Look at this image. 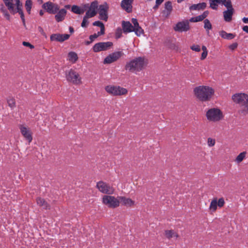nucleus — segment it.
<instances>
[{"instance_id":"56","label":"nucleus","mask_w":248,"mask_h":248,"mask_svg":"<svg viewBox=\"0 0 248 248\" xmlns=\"http://www.w3.org/2000/svg\"><path fill=\"white\" fill-rule=\"evenodd\" d=\"M202 49L204 52H208L206 47L204 46H202Z\"/></svg>"},{"instance_id":"51","label":"nucleus","mask_w":248,"mask_h":248,"mask_svg":"<svg viewBox=\"0 0 248 248\" xmlns=\"http://www.w3.org/2000/svg\"><path fill=\"white\" fill-rule=\"evenodd\" d=\"M195 17V20L196 22H199L203 20V18L202 17L201 15H199L198 16H197Z\"/></svg>"},{"instance_id":"64","label":"nucleus","mask_w":248,"mask_h":248,"mask_svg":"<svg viewBox=\"0 0 248 248\" xmlns=\"http://www.w3.org/2000/svg\"><path fill=\"white\" fill-rule=\"evenodd\" d=\"M89 43H90V42H87V44H89Z\"/></svg>"},{"instance_id":"34","label":"nucleus","mask_w":248,"mask_h":248,"mask_svg":"<svg viewBox=\"0 0 248 248\" xmlns=\"http://www.w3.org/2000/svg\"><path fill=\"white\" fill-rule=\"evenodd\" d=\"M221 3L224 5L227 9H233L232 2L231 0H220Z\"/></svg>"},{"instance_id":"53","label":"nucleus","mask_w":248,"mask_h":248,"mask_svg":"<svg viewBox=\"0 0 248 248\" xmlns=\"http://www.w3.org/2000/svg\"><path fill=\"white\" fill-rule=\"evenodd\" d=\"M243 31L248 33V26H244L243 28Z\"/></svg>"},{"instance_id":"46","label":"nucleus","mask_w":248,"mask_h":248,"mask_svg":"<svg viewBox=\"0 0 248 248\" xmlns=\"http://www.w3.org/2000/svg\"><path fill=\"white\" fill-rule=\"evenodd\" d=\"M131 22H132V24H133V28H135L136 27H139V26H140L138 22V20L136 18H133L131 19Z\"/></svg>"},{"instance_id":"54","label":"nucleus","mask_w":248,"mask_h":248,"mask_svg":"<svg viewBox=\"0 0 248 248\" xmlns=\"http://www.w3.org/2000/svg\"><path fill=\"white\" fill-rule=\"evenodd\" d=\"M164 0H156L155 3L157 5H160L163 2Z\"/></svg>"},{"instance_id":"21","label":"nucleus","mask_w":248,"mask_h":248,"mask_svg":"<svg viewBox=\"0 0 248 248\" xmlns=\"http://www.w3.org/2000/svg\"><path fill=\"white\" fill-rule=\"evenodd\" d=\"M133 0H123L121 1L122 8L128 13H130L132 10V4Z\"/></svg>"},{"instance_id":"7","label":"nucleus","mask_w":248,"mask_h":248,"mask_svg":"<svg viewBox=\"0 0 248 248\" xmlns=\"http://www.w3.org/2000/svg\"><path fill=\"white\" fill-rule=\"evenodd\" d=\"M105 91L109 94L113 96H121L126 95L128 90L120 86L108 85L105 88Z\"/></svg>"},{"instance_id":"25","label":"nucleus","mask_w":248,"mask_h":248,"mask_svg":"<svg viewBox=\"0 0 248 248\" xmlns=\"http://www.w3.org/2000/svg\"><path fill=\"white\" fill-rule=\"evenodd\" d=\"M172 10V3L170 1H168L165 3V10L163 12V14L166 17H168L170 14Z\"/></svg>"},{"instance_id":"49","label":"nucleus","mask_w":248,"mask_h":248,"mask_svg":"<svg viewBox=\"0 0 248 248\" xmlns=\"http://www.w3.org/2000/svg\"><path fill=\"white\" fill-rule=\"evenodd\" d=\"M237 46H238V44L236 43H233L232 45H231L229 46V48H230V49H231L232 50H234L237 48Z\"/></svg>"},{"instance_id":"29","label":"nucleus","mask_w":248,"mask_h":248,"mask_svg":"<svg viewBox=\"0 0 248 248\" xmlns=\"http://www.w3.org/2000/svg\"><path fill=\"white\" fill-rule=\"evenodd\" d=\"M165 235L166 237L169 239L171 238H175L177 239L179 237L178 233L172 230L165 231Z\"/></svg>"},{"instance_id":"37","label":"nucleus","mask_w":248,"mask_h":248,"mask_svg":"<svg viewBox=\"0 0 248 248\" xmlns=\"http://www.w3.org/2000/svg\"><path fill=\"white\" fill-rule=\"evenodd\" d=\"M25 8L29 14H31V11L32 7V1L31 0H27L25 2Z\"/></svg>"},{"instance_id":"47","label":"nucleus","mask_w":248,"mask_h":248,"mask_svg":"<svg viewBox=\"0 0 248 248\" xmlns=\"http://www.w3.org/2000/svg\"><path fill=\"white\" fill-rule=\"evenodd\" d=\"M22 45L24 46L30 47L31 49H33L34 48V46H33L31 43H30L29 42H25V41L23 42Z\"/></svg>"},{"instance_id":"8","label":"nucleus","mask_w":248,"mask_h":248,"mask_svg":"<svg viewBox=\"0 0 248 248\" xmlns=\"http://www.w3.org/2000/svg\"><path fill=\"white\" fill-rule=\"evenodd\" d=\"M96 188L100 192L108 195L113 194L115 191L113 187L102 181H99L97 183Z\"/></svg>"},{"instance_id":"24","label":"nucleus","mask_w":248,"mask_h":248,"mask_svg":"<svg viewBox=\"0 0 248 248\" xmlns=\"http://www.w3.org/2000/svg\"><path fill=\"white\" fill-rule=\"evenodd\" d=\"M234 10L227 9L223 12V18L226 22H230L232 20V17L234 14Z\"/></svg>"},{"instance_id":"23","label":"nucleus","mask_w":248,"mask_h":248,"mask_svg":"<svg viewBox=\"0 0 248 248\" xmlns=\"http://www.w3.org/2000/svg\"><path fill=\"white\" fill-rule=\"evenodd\" d=\"M37 204L40 207H42L43 209L45 210L50 209V205L47 203L46 201L43 198L38 197L36 199Z\"/></svg>"},{"instance_id":"6","label":"nucleus","mask_w":248,"mask_h":248,"mask_svg":"<svg viewBox=\"0 0 248 248\" xmlns=\"http://www.w3.org/2000/svg\"><path fill=\"white\" fill-rule=\"evenodd\" d=\"M207 119L210 122H217L223 119L224 116L220 109L217 108H211L206 113Z\"/></svg>"},{"instance_id":"41","label":"nucleus","mask_w":248,"mask_h":248,"mask_svg":"<svg viewBox=\"0 0 248 248\" xmlns=\"http://www.w3.org/2000/svg\"><path fill=\"white\" fill-rule=\"evenodd\" d=\"M123 29L120 28H118L115 32V38L118 39L121 37L122 35Z\"/></svg>"},{"instance_id":"19","label":"nucleus","mask_w":248,"mask_h":248,"mask_svg":"<svg viewBox=\"0 0 248 248\" xmlns=\"http://www.w3.org/2000/svg\"><path fill=\"white\" fill-rule=\"evenodd\" d=\"M70 35L68 34H61L59 33L53 34L50 37L51 41H58L62 42L69 39Z\"/></svg>"},{"instance_id":"22","label":"nucleus","mask_w":248,"mask_h":248,"mask_svg":"<svg viewBox=\"0 0 248 248\" xmlns=\"http://www.w3.org/2000/svg\"><path fill=\"white\" fill-rule=\"evenodd\" d=\"M122 26L123 32L124 33H127L133 31L134 28L132 24L129 21H123L122 22Z\"/></svg>"},{"instance_id":"39","label":"nucleus","mask_w":248,"mask_h":248,"mask_svg":"<svg viewBox=\"0 0 248 248\" xmlns=\"http://www.w3.org/2000/svg\"><path fill=\"white\" fill-rule=\"evenodd\" d=\"M246 152H243L239 154V155L236 157L235 159V161L237 163H240L243 161V160L246 157Z\"/></svg>"},{"instance_id":"33","label":"nucleus","mask_w":248,"mask_h":248,"mask_svg":"<svg viewBox=\"0 0 248 248\" xmlns=\"http://www.w3.org/2000/svg\"><path fill=\"white\" fill-rule=\"evenodd\" d=\"M93 26L99 27L100 28V33L101 34L105 33V26L104 24L100 21H96L93 23Z\"/></svg>"},{"instance_id":"52","label":"nucleus","mask_w":248,"mask_h":248,"mask_svg":"<svg viewBox=\"0 0 248 248\" xmlns=\"http://www.w3.org/2000/svg\"><path fill=\"white\" fill-rule=\"evenodd\" d=\"M38 31L43 35H45V33L44 32V30L43 29L39 26L38 27Z\"/></svg>"},{"instance_id":"12","label":"nucleus","mask_w":248,"mask_h":248,"mask_svg":"<svg viewBox=\"0 0 248 248\" xmlns=\"http://www.w3.org/2000/svg\"><path fill=\"white\" fill-rule=\"evenodd\" d=\"M109 9V5L106 2H104L102 4L99 6L98 14L99 15V18L101 20L107 21L108 19V11Z\"/></svg>"},{"instance_id":"45","label":"nucleus","mask_w":248,"mask_h":248,"mask_svg":"<svg viewBox=\"0 0 248 248\" xmlns=\"http://www.w3.org/2000/svg\"><path fill=\"white\" fill-rule=\"evenodd\" d=\"M131 22H132V24H133V28H135L136 27H139V26H140L138 22V20L136 18H133L131 19Z\"/></svg>"},{"instance_id":"31","label":"nucleus","mask_w":248,"mask_h":248,"mask_svg":"<svg viewBox=\"0 0 248 248\" xmlns=\"http://www.w3.org/2000/svg\"><path fill=\"white\" fill-rule=\"evenodd\" d=\"M71 11L75 14L80 15L84 12L85 10L80 8V7L77 5H74L71 7Z\"/></svg>"},{"instance_id":"1","label":"nucleus","mask_w":248,"mask_h":248,"mask_svg":"<svg viewBox=\"0 0 248 248\" xmlns=\"http://www.w3.org/2000/svg\"><path fill=\"white\" fill-rule=\"evenodd\" d=\"M3 1L5 5L7 8L6 9L3 4L1 5L0 11L3 14L4 17L8 20H10L11 16L8 10L12 15H15L18 13L20 16L23 25L25 27V19L22 9L23 5L20 0H15V3H14L13 0H3Z\"/></svg>"},{"instance_id":"48","label":"nucleus","mask_w":248,"mask_h":248,"mask_svg":"<svg viewBox=\"0 0 248 248\" xmlns=\"http://www.w3.org/2000/svg\"><path fill=\"white\" fill-rule=\"evenodd\" d=\"M207 54H208V52L203 51L201 55V60H204L206 58Z\"/></svg>"},{"instance_id":"62","label":"nucleus","mask_w":248,"mask_h":248,"mask_svg":"<svg viewBox=\"0 0 248 248\" xmlns=\"http://www.w3.org/2000/svg\"><path fill=\"white\" fill-rule=\"evenodd\" d=\"M185 0H177V2L178 3H181L182 2V1H184Z\"/></svg>"},{"instance_id":"11","label":"nucleus","mask_w":248,"mask_h":248,"mask_svg":"<svg viewBox=\"0 0 248 248\" xmlns=\"http://www.w3.org/2000/svg\"><path fill=\"white\" fill-rule=\"evenodd\" d=\"M99 7L98 2L97 0H94L91 2L90 5L86 4L84 5V8H88V10L86 14L90 16L94 17L97 13L98 8Z\"/></svg>"},{"instance_id":"38","label":"nucleus","mask_w":248,"mask_h":248,"mask_svg":"<svg viewBox=\"0 0 248 248\" xmlns=\"http://www.w3.org/2000/svg\"><path fill=\"white\" fill-rule=\"evenodd\" d=\"M8 106L11 108H13L16 106V101L13 97H9L7 100Z\"/></svg>"},{"instance_id":"4","label":"nucleus","mask_w":248,"mask_h":248,"mask_svg":"<svg viewBox=\"0 0 248 248\" xmlns=\"http://www.w3.org/2000/svg\"><path fill=\"white\" fill-rule=\"evenodd\" d=\"M147 64L144 58L139 57L127 62L125 69L130 72L137 73L142 70Z\"/></svg>"},{"instance_id":"43","label":"nucleus","mask_w":248,"mask_h":248,"mask_svg":"<svg viewBox=\"0 0 248 248\" xmlns=\"http://www.w3.org/2000/svg\"><path fill=\"white\" fill-rule=\"evenodd\" d=\"M104 34H101L100 31H98L97 33H94L93 35L90 36V39L91 40V42L93 41L96 38H97L99 36L103 35Z\"/></svg>"},{"instance_id":"44","label":"nucleus","mask_w":248,"mask_h":248,"mask_svg":"<svg viewBox=\"0 0 248 248\" xmlns=\"http://www.w3.org/2000/svg\"><path fill=\"white\" fill-rule=\"evenodd\" d=\"M190 48L196 52H200L201 51V48L199 45H194L190 46Z\"/></svg>"},{"instance_id":"50","label":"nucleus","mask_w":248,"mask_h":248,"mask_svg":"<svg viewBox=\"0 0 248 248\" xmlns=\"http://www.w3.org/2000/svg\"><path fill=\"white\" fill-rule=\"evenodd\" d=\"M208 14H209V12L208 11H205L202 13V14L201 15L202 16V17L204 19L208 16Z\"/></svg>"},{"instance_id":"14","label":"nucleus","mask_w":248,"mask_h":248,"mask_svg":"<svg viewBox=\"0 0 248 248\" xmlns=\"http://www.w3.org/2000/svg\"><path fill=\"white\" fill-rule=\"evenodd\" d=\"M66 78L68 81L74 84H78L81 83L79 75L73 69H70L68 72H66Z\"/></svg>"},{"instance_id":"58","label":"nucleus","mask_w":248,"mask_h":248,"mask_svg":"<svg viewBox=\"0 0 248 248\" xmlns=\"http://www.w3.org/2000/svg\"><path fill=\"white\" fill-rule=\"evenodd\" d=\"M69 31L70 32V33H72L73 32H74V29L73 27H69Z\"/></svg>"},{"instance_id":"63","label":"nucleus","mask_w":248,"mask_h":248,"mask_svg":"<svg viewBox=\"0 0 248 248\" xmlns=\"http://www.w3.org/2000/svg\"><path fill=\"white\" fill-rule=\"evenodd\" d=\"M38 1L40 3H43V0H38Z\"/></svg>"},{"instance_id":"42","label":"nucleus","mask_w":248,"mask_h":248,"mask_svg":"<svg viewBox=\"0 0 248 248\" xmlns=\"http://www.w3.org/2000/svg\"><path fill=\"white\" fill-rule=\"evenodd\" d=\"M216 140L211 138L207 139V145L209 147H213L215 145Z\"/></svg>"},{"instance_id":"10","label":"nucleus","mask_w":248,"mask_h":248,"mask_svg":"<svg viewBox=\"0 0 248 248\" xmlns=\"http://www.w3.org/2000/svg\"><path fill=\"white\" fill-rule=\"evenodd\" d=\"M112 46L113 43L111 42H99L93 46V50L94 52L106 51L110 49Z\"/></svg>"},{"instance_id":"20","label":"nucleus","mask_w":248,"mask_h":248,"mask_svg":"<svg viewBox=\"0 0 248 248\" xmlns=\"http://www.w3.org/2000/svg\"><path fill=\"white\" fill-rule=\"evenodd\" d=\"M67 14L66 9L62 8L59 9L55 16V19L57 22H62L65 19Z\"/></svg>"},{"instance_id":"35","label":"nucleus","mask_w":248,"mask_h":248,"mask_svg":"<svg viewBox=\"0 0 248 248\" xmlns=\"http://www.w3.org/2000/svg\"><path fill=\"white\" fill-rule=\"evenodd\" d=\"M91 17H90V16L89 15L88 16V15L86 14L85 16L83 17V19L81 24V27L83 28L87 27L89 24L88 19Z\"/></svg>"},{"instance_id":"61","label":"nucleus","mask_w":248,"mask_h":248,"mask_svg":"<svg viewBox=\"0 0 248 248\" xmlns=\"http://www.w3.org/2000/svg\"><path fill=\"white\" fill-rule=\"evenodd\" d=\"M160 5H157V4L155 3V6L153 7V8L154 9H156L157 8H158V6H159Z\"/></svg>"},{"instance_id":"2","label":"nucleus","mask_w":248,"mask_h":248,"mask_svg":"<svg viewBox=\"0 0 248 248\" xmlns=\"http://www.w3.org/2000/svg\"><path fill=\"white\" fill-rule=\"evenodd\" d=\"M3 1L5 5L7 8L6 9L3 4L1 5L0 11L3 14L4 17L8 20H10L11 16L8 10L12 15H15L18 13L20 16L23 25L25 27V19L22 9L23 5L20 0H15V3H14L13 0H3Z\"/></svg>"},{"instance_id":"55","label":"nucleus","mask_w":248,"mask_h":248,"mask_svg":"<svg viewBox=\"0 0 248 248\" xmlns=\"http://www.w3.org/2000/svg\"><path fill=\"white\" fill-rule=\"evenodd\" d=\"M242 20L244 23L248 24V17H244L243 18Z\"/></svg>"},{"instance_id":"5","label":"nucleus","mask_w":248,"mask_h":248,"mask_svg":"<svg viewBox=\"0 0 248 248\" xmlns=\"http://www.w3.org/2000/svg\"><path fill=\"white\" fill-rule=\"evenodd\" d=\"M232 99L234 103L239 105V112L241 114L246 115L248 113V94L237 93L232 96Z\"/></svg>"},{"instance_id":"26","label":"nucleus","mask_w":248,"mask_h":248,"mask_svg":"<svg viewBox=\"0 0 248 248\" xmlns=\"http://www.w3.org/2000/svg\"><path fill=\"white\" fill-rule=\"evenodd\" d=\"M119 201L121 202L123 204L126 206H132L134 205L135 202L130 198H127L124 197H118Z\"/></svg>"},{"instance_id":"40","label":"nucleus","mask_w":248,"mask_h":248,"mask_svg":"<svg viewBox=\"0 0 248 248\" xmlns=\"http://www.w3.org/2000/svg\"><path fill=\"white\" fill-rule=\"evenodd\" d=\"M212 26L210 21L208 19H205L204 20V28L206 30L212 29Z\"/></svg>"},{"instance_id":"18","label":"nucleus","mask_w":248,"mask_h":248,"mask_svg":"<svg viewBox=\"0 0 248 248\" xmlns=\"http://www.w3.org/2000/svg\"><path fill=\"white\" fill-rule=\"evenodd\" d=\"M189 28V22L186 20L178 22L173 29L176 31L183 32L188 31Z\"/></svg>"},{"instance_id":"59","label":"nucleus","mask_w":248,"mask_h":248,"mask_svg":"<svg viewBox=\"0 0 248 248\" xmlns=\"http://www.w3.org/2000/svg\"><path fill=\"white\" fill-rule=\"evenodd\" d=\"M65 9H69L71 8L70 5H65L64 6Z\"/></svg>"},{"instance_id":"32","label":"nucleus","mask_w":248,"mask_h":248,"mask_svg":"<svg viewBox=\"0 0 248 248\" xmlns=\"http://www.w3.org/2000/svg\"><path fill=\"white\" fill-rule=\"evenodd\" d=\"M210 7L214 10H217L219 4L221 3L220 0H209Z\"/></svg>"},{"instance_id":"36","label":"nucleus","mask_w":248,"mask_h":248,"mask_svg":"<svg viewBox=\"0 0 248 248\" xmlns=\"http://www.w3.org/2000/svg\"><path fill=\"white\" fill-rule=\"evenodd\" d=\"M133 31L135 32V34L138 36H140L141 35L144 34V30L140 26H139V27L134 28Z\"/></svg>"},{"instance_id":"15","label":"nucleus","mask_w":248,"mask_h":248,"mask_svg":"<svg viewBox=\"0 0 248 248\" xmlns=\"http://www.w3.org/2000/svg\"><path fill=\"white\" fill-rule=\"evenodd\" d=\"M42 8L50 14H56L59 10L60 6L56 3L47 1L43 4Z\"/></svg>"},{"instance_id":"60","label":"nucleus","mask_w":248,"mask_h":248,"mask_svg":"<svg viewBox=\"0 0 248 248\" xmlns=\"http://www.w3.org/2000/svg\"><path fill=\"white\" fill-rule=\"evenodd\" d=\"M44 14V12L42 10H41L40 11H39V15L41 16H43Z\"/></svg>"},{"instance_id":"13","label":"nucleus","mask_w":248,"mask_h":248,"mask_svg":"<svg viewBox=\"0 0 248 248\" xmlns=\"http://www.w3.org/2000/svg\"><path fill=\"white\" fill-rule=\"evenodd\" d=\"M123 55L124 53L122 51H116L111 54H109L104 60L103 63L110 64L112 62H116Z\"/></svg>"},{"instance_id":"28","label":"nucleus","mask_w":248,"mask_h":248,"mask_svg":"<svg viewBox=\"0 0 248 248\" xmlns=\"http://www.w3.org/2000/svg\"><path fill=\"white\" fill-rule=\"evenodd\" d=\"M219 35L223 38L228 40H231L234 38L235 35L232 33H227L224 31H221L219 32Z\"/></svg>"},{"instance_id":"57","label":"nucleus","mask_w":248,"mask_h":248,"mask_svg":"<svg viewBox=\"0 0 248 248\" xmlns=\"http://www.w3.org/2000/svg\"><path fill=\"white\" fill-rule=\"evenodd\" d=\"M189 21L190 22H197L195 20V17H191L190 19H189Z\"/></svg>"},{"instance_id":"3","label":"nucleus","mask_w":248,"mask_h":248,"mask_svg":"<svg viewBox=\"0 0 248 248\" xmlns=\"http://www.w3.org/2000/svg\"><path fill=\"white\" fill-rule=\"evenodd\" d=\"M214 90L208 86H199L193 89L195 96L201 102L210 101L214 94Z\"/></svg>"},{"instance_id":"30","label":"nucleus","mask_w":248,"mask_h":248,"mask_svg":"<svg viewBox=\"0 0 248 248\" xmlns=\"http://www.w3.org/2000/svg\"><path fill=\"white\" fill-rule=\"evenodd\" d=\"M78 58L77 54L75 52L71 51L68 54V60L72 63H75Z\"/></svg>"},{"instance_id":"17","label":"nucleus","mask_w":248,"mask_h":248,"mask_svg":"<svg viewBox=\"0 0 248 248\" xmlns=\"http://www.w3.org/2000/svg\"><path fill=\"white\" fill-rule=\"evenodd\" d=\"M20 132L22 135L29 143H31L32 140V133L30 129L24 125L21 124L19 126Z\"/></svg>"},{"instance_id":"27","label":"nucleus","mask_w":248,"mask_h":248,"mask_svg":"<svg viewBox=\"0 0 248 248\" xmlns=\"http://www.w3.org/2000/svg\"><path fill=\"white\" fill-rule=\"evenodd\" d=\"M206 5H207L206 3L204 2H202V3H199L197 4H194L192 5L189 7V9L191 11L203 10L206 8Z\"/></svg>"},{"instance_id":"16","label":"nucleus","mask_w":248,"mask_h":248,"mask_svg":"<svg viewBox=\"0 0 248 248\" xmlns=\"http://www.w3.org/2000/svg\"><path fill=\"white\" fill-rule=\"evenodd\" d=\"M224 204L225 201L223 198H219L218 200L217 198H215L211 202L209 209L210 211L215 212L217 210V206L221 208Z\"/></svg>"},{"instance_id":"9","label":"nucleus","mask_w":248,"mask_h":248,"mask_svg":"<svg viewBox=\"0 0 248 248\" xmlns=\"http://www.w3.org/2000/svg\"><path fill=\"white\" fill-rule=\"evenodd\" d=\"M103 204L107 205L110 208H116L119 206V199H117L114 196L110 195H105L102 198Z\"/></svg>"}]
</instances>
